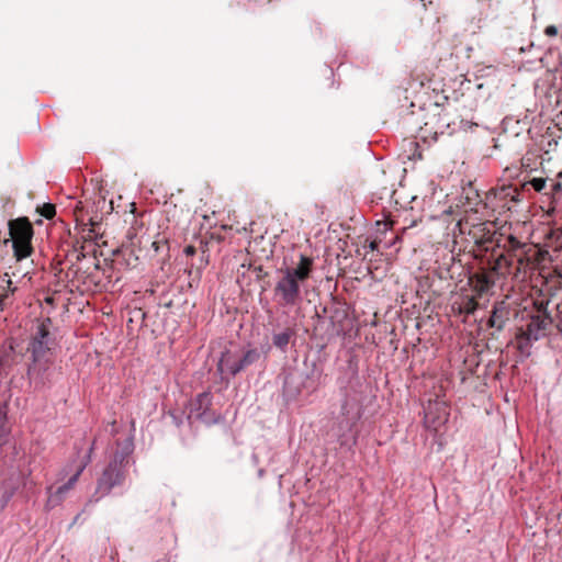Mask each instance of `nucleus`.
Instances as JSON below:
<instances>
[{"label": "nucleus", "mask_w": 562, "mask_h": 562, "mask_svg": "<svg viewBox=\"0 0 562 562\" xmlns=\"http://www.w3.org/2000/svg\"><path fill=\"white\" fill-rule=\"evenodd\" d=\"M41 214L46 217V218H53L56 214V209H55V205L53 204H44L42 210H41Z\"/></svg>", "instance_id": "13"}, {"label": "nucleus", "mask_w": 562, "mask_h": 562, "mask_svg": "<svg viewBox=\"0 0 562 562\" xmlns=\"http://www.w3.org/2000/svg\"><path fill=\"white\" fill-rule=\"evenodd\" d=\"M184 252L187 255L191 256V255H193L195 252V249H194L193 246H188V247H186Z\"/></svg>", "instance_id": "22"}, {"label": "nucleus", "mask_w": 562, "mask_h": 562, "mask_svg": "<svg viewBox=\"0 0 562 562\" xmlns=\"http://www.w3.org/2000/svg\"><path fill=\"white\" fill-rule=\"evenodd\" d=\"M53 358L31 359L27 376L35 387H44L52 383Z\"/></svg>", "instance_id": "6"}, {"label": "nucleus", "mask_w": 562, "mask_h": 562, "mask_svg": "<svg viewBox=\"0 0 562 562\" xmlns=\"http://www.w3.org/2000/svg\"><path fill=\"white\" fill-rule=\"evenodd\" d=\"M313 259L300 255L296 267L281 269V277L276 283L274 293L284 306H294L301 300V286L310 278L313 270Z\"/></svg>", "instance_id": "1"}, {"label": "nucleus", "mask_w": 562, "mask_h": 562, "mask_svg": "<svg viewBox=\"0 0 562 562\" xmlns=\"http://www.w3.org/2000/svg\"><path fill=\"white\" fill-rule=\"evenodd\" d=\"M236 367H238V359H236L229 350L222 352L217 363L218 373L221 375L228 374L231 376H235L239 373V371H235L234 368Z\"/></svg>", "instance_id": "8"}, {"label": "nucleus", "mask_w": 562, "mask_h": 562, "mask_svg": "<svg viewBox=\"0 0 562 562\" xmlns=\"http://www.w3.org/2000/svg\"><path fill=\"white\" fill-rule=\"evenodd\" d=\"M468 305V313H472L475 310L476 303L473 300H470Z\"/></svg>", "instance_id": "21"}, {"label": "nucleus", "mask_w": 562, "mask_h": 562, "mask_svg": "<svg viewBox=\"0 0 562 562\" xmlns=\"http://www.w3.org/2000/svg\"><path fill=\"white\" fill-rule=\"evenodd\" d=\"M49 327V318L41 322L36 327V330L32 335L29 344L31 359L53 358L52 350L54 349L55 342L50 335Z\"/></svg>", "instance_id": "4"}, {"label": "nucleus", "mask_w": 562, "mask_h": 562, "mask_svg": "<svg viewBox=\"0 0 562 562\" xmlns=\"http://www.w3.org/2000/svg\"><path fill=\"white\" fill-rule=\"evenodd\" d=\"M552 191H554V192L562 191V182L561 181H554L552 183Z\"/></svg>", "instance_id": "19"}, {"label": "nucleus", "mask_w": 562, "mask_h": 562, "mask_svg": "<svg viewBox=\"0 0 562 562\" xmlns=\"http://www.w3.org/2000/svg\"><path fill=\"white\" fill-rule=\"evenodd\" d=\"M89 462L90 453L87 454V460L77 468L76 472L69 477V480L65 484L60 485L56 490V492L49 496L47 502L48 505L55 506L56 504L61 502L65 495L75 486L79 476L81 475V473L83 472L85 468Z\"/></svg>", "instance_id": "7"}, {"label": "nucleus", "mask_w": 562, "mask_h": 562, "mask_svg": "<svg viewBox=\"0 0 562 562\" xmlns=\"http://www.w3.org/2000/svg\"><path fill=\"white\" fill-rule=\"evenodd\" d=\"M294 336V330L285 328L280 333H276L272 336L273 345L282 351H285L291 338Z\"/></svg>", "instance_id": "10"}, {"label": "nucleus", "mask_w": 562, "mask_h": 562, "mask_svg": "<svg viewBox=\"0 0 562 562\" xmlns=\"http://www.w3.org/2000/svg\"><path fill=\"white\" fill-rule=\"evenodd\" d=\"M370 247H371L372 249H374V247H375L374 243H371Z\"/></svg>", "instance_id": "24"}, {"label": "nucleus", "mask_w": 562, "mask_h": 562, "mask_svg": "<svg viewBox=\"0 0 562 562\" xmlns=\"http://www.w3.org/2000/svg\"><path fill=\"white\" fill-rule=\"evenodd\" d=\"M7 277V288L4 290L3 297H8L10 294H13L16 291V288L13 286L12 280L9 278V276L5 273Z\"/></svg>", "instance_id": "16"}, {"label": "nucleus", "mask_w": 562, "mask_h": 562, "mask_svg": "<svg viewBox=\"0 0 562 562\" xmlns=\"http://www.w3.org/2000/svg\"><path fill=\"white\" fill-rule=\"evenodd\" d=\"M2 301L3 299H0V308L2 310Z\"/></svg>", "instance_id": "25"}, {"label": "nucleus", "mask_w": 562, "mask_h": 562, "mask_svg": "<svg viewBox=\"0 0 562 562\" xmlns=\"http://www.w3.org/2000/svg\"><path fill=\"white\" fill-rule=\"evenodd\" d=\"M544 34L547 36H555L558 34V29L555 25H548L546 29H544Z\"/></svg>", "instance_id": "18"}, {"label": "nucleus", "mask_w": 562, "mask_h": 562, "mask_svg": "<svg viewBox=\"0 0 562 562\" xmlns=\"http://www.w3.org/2000/svg\"><path fill=\"white\" fill-rule=\"evenodd\" d=\"M123 461V456H115L104 469L97 486V493L100 494L101 497L108 495L113 487L123 483L125 479Z\"/></svg>", "instance_id": "5"}, {"label": "nucleus", "mask_w": 562, "mask_h": 562, "mask_svg": "<svg viewBox=\"0 0 562 562\" xmlns=\"http://www.w3.org/2000/svg\"><path fill=\"white\" fill-rule=\"evenodd\" d=\"M479 283L481 292L487 291L493 285V282L486 276L481 277L479 279Z\"/></svg>", "instance_id": "15"}, {"label": "nucleus", "mask_w": 562, "mask_h": 562, "mask_svg": "<svg viewBox=\"0 0 562 562\" xmlns=\"http://www.w3.org/2000/svg\"><path fill=\"white\" fill-rule=\"evenodd\" d=\"M9 430L7 428V417L5 415L0 416V439L8 435Z\"/></svg>", "instance_id": "17"}, {"label": "nucleus", "mask_w": 562, "mask_h": 562, "mask_svg": "<svg viewBox=\"0 0 562 562\" xmlns=\"http://www.w3.org/2000/svg\"><path fill=\"white\" fill-rule=\"evenodd\" d=\"M508 311L504 301L497 302L493 306L492 315L488 319V326L502 330L507 319Z\"/></svg>", "instance_id": "9"}, {"label": "nucleus", "mask_w": 562, "mask_h": 562, "mask_svg": "<svg viewBox=\"0 0 562 562\" xmlns=\"http://www.w3.org/2000/svg\"><path fill=\"white\" fill-rule=\"evenodd\" d=\"M212 403V395L210 392H203L195 398V404L199 405V409L207 408Z\"/></svg>", "instance_id": "12"}, {"label": "nucleus", "mask_w": 562, "mask_h": 562, "mask_svg": "<svg viewBox=\"0 0 562 562\" xmlns=\"http://www.w3.org/2000/svg\"><path fill=\"white\" fill-rule=\"evenodd\" d=\"M552 318L544 311H537L536 314L530 315L525 327L516 336L517 348L521 353H529V348L533 341H537L547 336Z\"/></svg>", "instance_id": "2"}, {"label": "nucleus", "mask_w": 562, "mask_h": 562, "mask_svg": "<svg viewBox=\"0 0 562 562\" xmlns=\"http://www.w3.org/2000/svg\"><path fill=\"white\" fill-rule=\"evenodd\" d=\"M8 348L10 352H14L15 350V341L13 339L8 340Z\"/></svg>", "instance_id": "20"}, {"label": "nucleus", "mask_w": 562, "mask_h": 562, "mask_svg": "<svg viewBox=\"0 0 562 562\" xmlns=\"http://www.w3.org/2000/svg\"><path fill=\"white\" fill-rule=\"evenodd\" d=\"M259 352L257 349H249L247 350L244 356L238 359V367L234 368L235 371H241L245 368L251 366L259 359Z\"/></svg>", "instance_id": "11"}, {"label": "nucleus", "mask_w": 562, "mask_h": 562, "mask_svg": "<svg viewBox=\"0 0 562 562\" xmlns=\"http://www.w3.org/2000/svg\"><path fill=\"white\" fill-rule=\"evenodd\" d=\"M546 179L543 178H533L531 181H530V184L531 187L537 191V192H541L544 188H546Z\"/></svg>", "instance_id": "14"}, {"label": "nucleus", "mask_w": 562, "mask_h": 562, "mask_svg": "<svg viewBox=\"0 0 562 562\" xmlns=\"http://www.w3.org/2000/svg\"><path fill=\"white\" fill-rule=\"evenodd\" d=\"M558 178H559V179H562V171H560V172L558 173Z\"/></svg>", "instance_id": "23"}, {"label": "nucleus", "mask_w": 562, "mask_h": 562, "mask_svg": "<svg viewBox=\"0 0 562 562\" xmlns=\"http://www.w3.org/2000/svg\"><path fill=\"white\" fill-rule=\"evenodd\" d=\"M9 232L16 260L29 257L32 252L31 240L33 227L26 217H19L9 222Z\"/></svg>", "instance_id": "3"}]
</instances>
